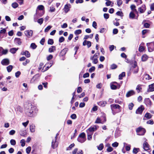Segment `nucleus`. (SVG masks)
Segmentation results:
<instances>
[{"label":"nucleus","mask_w":154,"mask_h":154,"mask_svg":"<svg viewBox=\"0 0 154 154\" xmlns=\"http://www.w3.org/2000/svg\"><path fill=\"white\" fill-rule=\"evenodd\" d=\"M149 51L151 52L154 50V44L153 43H147Z\"/></svg>","instance_id":"nucleus-8"},{"label":"nucleus","mask_w":154,"mask_h":154,"mask_svg":"<svg viewBox=\"0 0 154 154\" xmlns=\"http://www.w3.org/2000/svg\"><path fill=\"white\" fill-rule=\"evenodd\" d=\"M106 4L107 6H111L112 7L113 5V3L112 2V1H108L106 2Z\"/></svg>","instance_id":"nucleus-32"},{"label":"nucleus","mask_w":154,"mask_h":154,"mask_svg":"<svg viewBox=\"0 0 154 154\" xmlns=\"http://www.w3.org/2000/svg\"><path fill=\"white\" fill-rule=\"evenodd\" d=\"M148 91L150 92H152L154 91V83L149 85V88Z\"/></svg>","instance_id":"nucleus-21"},{"label":"nucleus","mask_w":154,"mask_h":154,"mask_svg":"<svg viewBox=\"0 0 154 154\" xmlns=\"http://www.w3.org/2000/svg\"><path fill=\"white\" fill-rule=\"evenodd\" d=\"M12 68L13 66L12 65H9L7 67V70L8 72H11Z\"/></svg>","instance_id":"nucleus-40"},{"label":"nucleus","mask_w":154,"mask_h":154,"mask_svg":"<svg viewBox=\"0 0 154 154\" xmlns=\"http://www.w3.org/2000/svg\"><path fill=\"white\" fill-rule=\"evenodd\" d=\"M35 107L32 105L31 104H29V108L26 110V113L29 116L31 117L33 116L32 113L33 110L35 109Z\"/></svg>","instance_id":"nucleus-1"},{"label":"nucleus","mask_w":154,"mask_h":154,"mask_svg":"<svg viewBox=\"0 0 154 154\" xmlns=\"http://www.w3.org/2000/svg\"><path fill=\"white\" fill-rule=\"evenodd\" d=\"M40 10H42L44 9V7L42 5H39L37 7Z\"/></svg>","instance_id":"nucleus-58"},{"label":"nucleus","mask_w":154,"mask_h":154,"mask_svg":"<svg viewBox=\"0 0 154 154\" xmlns=\"http://www.w3.org/2000/svg\"><path fill=\"white\" fill-rule=\"evenodd\" d=\"M125 72H123L121 74H120L119 76V79L120 80H121L122 79L123 77L125 76Z\"/></svg>","instance_id":"nucleus-31"},{"label":"nucleus","mask_w":154,"mask_h":154,"mask_svg":"<svg viewBox=\"0 0 154 154\" xmlns=\"http://www.w3.org/2000/svg\"><path fill=\"white\" fill-rule=\"evenodd\" d=\"M144 101L145 104L147 106H151L152 105V102L149 98L145 99Z\"/></svg>","instance_id":"nucleus-20"},{"label":"nucleus","mask_w":154,"mask_h":154,"mask_svg":"<svg viewBox=\"0 0 154 154\" xmlns=\"http://www.w3.org/2000/svg\"><path fill=\"white\" fill-rule=\"evenodd\" d=\"M111 109L112 112V113L114 115L116 113L115 112V109H118V112H120V106L119 105L117 104H114L110 105Z\"/></svg>","instance_id":"nucleus-2"},{"label":"nucleus","mask_w":154,"mask_h":154,"mask_svg":"<svg viewBox=\"0 0 154 154\" xmlns=\"http://www.w3.org/2000/svg\"><path fill=\"white\" fill-rule=\"evenodd\" d=\"M98 149L99 150H101L103 148V144L101 143L99 146H97Z\"/></svg>","instance_id":"nucleus-41"},{"label":"nucleus","mask_w":154,"mask_h":154,"mask_svg":"<svg viewBox=\"0 0 154 154\" xmlns=\"http://www.w3.org/2000/svg\"><path fill=\"white\" fill-rule=\"evenodd\" d=\"M31 147L30 146H29L26 149V152L27 154H29L31 151Z\"/></svg>","instance_id":"nucleus-48"},{"label":"nucleus","mask_w":154,"mask_h":154,"mask_svg":"<svg viewBox=\"0 0 154 154\" xmlns=\"http://www.w3.org/2000/svg\"><path fill=\"white\" fill-rule=\"evenodd\" d=\"M99 128V127L97 125H94L90 127L87 131V132H89L91 133H93L94 131L97 130V129Z\"/></svg>","instance_id":"nucleus-6"},{"label":"nucleus","mask_w":154,"mask_h":154,"mask_svg":"<svg viewBox=\"0 0 154 154\" xmlns=\"http://www.w3.org/2000/svg\"><path fill=\"white\" fill-rule=\"evenodd\" d=\"M25 140L23 139H22L20 140V143H21V146L23 147L25 146Z\"/></svg>","instance_id":"nucleus-52"},{"label":"nucleus","mask_w":154,"mask_h":154,"mask_svg":"<svg viewBox=\"0 0 154 154\" xmlns=\"http://www.w3.org/2000/svg\"><path fill=\"white\" fill-rule=\"evenodd\" d=\"M43 18H40L38 19L37 21V22L38 23L40 24V25L42 24L43 23Z\"/></svg>","instance_id":"nucleus-50"},{"label":"nucleus","mask_w":154,"mask_h":154,"mask_svg":"<svg viewBox=\"0 0 154 154\" xmlns=\"http://www.w3.org/2000/svg\"><path fill=\"white\" fill-rule=\"evenodd\" d=\"M143 78L146 80H149L151 79L149 75L147 74H145L144 75Z\"/></svg>","instance_id":"nucleus-33"},{"label":"nucleus","mask_w":154,"mask_h":154,"mask_svg":"<svg viewBox=\"0 0 154 154\" xmlns=\"http://www.w3.org/2000/svg\"><path fill=\"white\" fill-rule=\"evenodd\" d=\"M97 104L100 106L104 107L106 104V101H100L98 102Z\"/></svg>","instance_id":"nucleus-25"},{"label":"nucleus","mask_w":154,"mask_h":154,"mask_svg":"<svg viewBox=\"0 0 154 154\" xmlns=\"http://www.w3.org/2000/svg\"><path fill=\"white\" fill-rule=\"evenodd\" d=\"M93 37V34L90 35H86L85 36L84 38V39H88L89 38H92Z\"/></svg>","instance_id":"nucleus-42"},{"label":"nucleus","mask_w":154,"mask_h":154,"mask_svg":"<svg viewBox=\"0 0 154 154\" xmlns=\"http://www.w3.org/2000/svg\"><path fill=\"white\" fill-rule=\"evenodd\" d=\"M124 146H125V149L127 151H129L131 149V145L129 144H127L125 143H124Z\"/></svg>","instance_id":"nucleus-28"},{"label":"nucleus","mask_w":154,"mask_h":154,"mask_svg":"<svg viewBox=\"0 0 154 154\" xmlns=\"http://www.w3.org/2000/svg\"><path fill=\"white\" fill-rule=\"evenodd\" d=\"M146 10V8L145 5H143L142 6L138 8V11L140 13H142L144 12Z\"/></svg>","instance_id":"nucleus-14"},{"label":"nucleus","mask_w":154,"mask_h":154,"mask_svg":"<svg viewBox=\"0 0 154 154\" xmlns=\"http://www.w3.org/2000/svg\"><path fill=\"white\" fill-rule=\"evenodd\" d=\"M117 67V65L115 64H113L110 66V68L112 69H116Z\"/></svg>","instance_id":"nucleus-43"},{"label":"nucleus","mask_w":154,"mask_h":154,"mask_svg":"<svg viewBox=\"0 0 154 154\" xmlns=\"http://www.w3.org/2000/svg\"><path fill=\"white\" fill-rule=\"evenodd\" d=\"M119 145V143H118L117 142H115L114 143H113L112 145L113 147H117Z\"/></svg>","instance_id":"nucleus-61"},{"label":"nucleus","mask_w":154,"mask_h":154,"mask_svg":"<svg viewBox=\"0 0 154 154\" xmlns=\"http://www.w3.org/2000/svg\"><path fill=\"white\" fill-rule=\"evenodd\" d=\"M135 17V14L132 12H131L129 15V17L130 19H134Z\"/></svg>","instance_id":"nucleus-34"},{"label":"nucleus","mask_w":154,"mask_h":154,"mask_svg":"<svg viewBox=\"0 0 154 154\" xmlns=\"http://www.w3.org/2000/svg\"><path fill=\"white\" fill-rule=\"evenodd\" d=\"M144 50V48L143 46L140 45L139 48V51L140 52H143Z\"/></svg>","instance_id":"nucleus-44"},{"label":"nucleus","mask_w":154,"mask_h":154,"mask_svg":"<svg viewBox=\"0 0 154 154\" xmlns=\"http://www.w3.org/2000/svg\"><path fill=\"white\" fill-rule=\"evenodd\" d=\"M142 85H138L137 86L136 88V90L138 93H139L141 92L142 90Z\"/></svg>","instance_id":"nucleus-26"},{"label":"nucleus","mask_w":154,"mask_h":154,"mask_svg":"<svg viewBox=\"0 0 154 154\" xmlns=\"http://www.w3.org/2000/svg\"><path fill=\"white\" fill-rule=\"evenodd\" d=\"M95 67L94 66H92L89 69V72L91 73L92 72L95 70Z\"/></svg>","instance_id":"nucleus-47"},{"label":"nucleus","mask_w":154,"mask_h":154,"mask_svg":"<svg viewBox=\"0 0 154 154\" xmlns=\"http://www.w3.org/2000/svg\"><path fill=\"white\" fill-rule=\"evenodd\" d=\"M116 14L118 16H120L121 17H122L123 16V14L122 12L118 11L117 12Z\"/></svg>","instance_id":"nucleus-57"},{"label":"nucleus","mask_w":154,"mask_h":154,"mask_svg":"<svg viewBox=\"0 0 154 154\" xmlns=\"http://www.w3.org/2000/svg\"><path fill=\"white\" fill-rule=\"evenodd\" d=\"M75 146L74 143H72L67 148L66 150H69L72 149V148H73Z\"/></svg>","instance_id":"nucleus-39"},{"label":"nucleus","mask_w":154,"mask_h":154,"mask_svg":"<svg viewBox=\"0 0 154 154\" xmlns=\"http://www.w3.org/2000/svg\"><path fill=\"white\" fill-rule=\"evenodd\" d=\"M48 44L50 45H52L54 43V41L53 39H49L48 41Z\"/></svg>","instance_id":"nucleus-51"},{"label":"nucleus","mask_w":154,"mask_h":154,"mask_svg":"<svg viewBox=\"0 0 154 154\" xmlns=\"http://www.w3.org/2000/svg\"><path fill=\"white\" fill-rule=\"evenodd\" d=\"M136 6L134 5H132L131 6V9L134 12H137V10L135 9Z\"/></svg>","instance_id":"nucleus-38"},{"label":"nucleus","mask_w":154,"mask_h":154,"mask_svg":"<svg viewBox=\"0 0 154 154\" xmlns=\"http://www.w3.org/2000/svg\"><path fill=\"white\" fill-rule=\"evenodd\" d=\"M137 134L139 135H143L146 132L145 129L141 127H139L136 129Z\"/></svg>","instance_id":"nucleus-5"},{"label":"nucleus","mask_w":154,"mask_h":154,"mask_svg":"<svg viewBox=\"0 0 154 154\" xmlns=\"http://www.w3.org/2000/svg\"><path fill=\"white\" fill-rule=\"evenodd\" d=\"M143 148L145 150L149 149V146L147 143L145 142L143 144Z\"/></svg>","instance_id":"nucleus-22"},{"label":"nucleus","mask_w":154,"mask_h":154,"mask_svg":"<svg viewBox=\"0 0 154 154\" xmlns=\"http://www.w3.org/2000/svg\"><path fill=\"white\" fill-rule=\"evenodd\" d=\"M29 129L31 132H34L35 131V126L34 124H32L30 126Z\"/></svg>","instance_id":"nucleus-23"},{"label":"nucleus","mask_w":154,"mask_h":154,"mask_svg":"<svg viewBox=\"0 0 154 154\" xmlns=\"http://www.w3.org/2000/svg\"><path fill=\"white\" fill-rule=\"evenodd\" d=\"M8 52L7 49L4 50L3 48L2 49L1 54H0V56L2 55V54H6Z\"/></svg>","instance_id":"nucleus-36"},{"label":"nucleus","mask_w":154,"mask_h":154,"mask_svg":"<svg viewBox=\"0 0 154 154\" xmlns=\"http://www.w3.org/2000/svg\"><path fill=\"white\" fill-rule=\"evenodd\" d=\"M1 63L3 65H7L9 63V60L8 59H5L2 60Z\"/></svg>","instance_id":"nucleus-15"},{"label":"nucleus","mask_w":154,"mask_h":154,"mask_svg":"<svg viewBox=\"0 0 154 154\" xmlns=\"http://www.w3.org/2000/svg\"><path fill=\"white\" fill-rule=\"evenodd\" d=\"M139 150V149L138 148H134L133 149V152L136 154L137 153Z\"/></svg>","instance_id":"nucleus-49"},{"label":"nucleus","mask_w":154,"mask_h":154,"mask_svg":"<svg viewBox=\"0 0 154 154\" xmlns=\"http://www.w3.org/2000/svg\"><path fill=\"white\" fill-rule=\"evenodd\" d=\"M111 88L112 89H116L117 88V87L114 84H111Z\"/></svg>","instance_id":"nucleus-63"},{"label":"nucleus","mask_w":154,"mask_h":154,"mask_svg":"<svg viewBox=\"0 0 154 154\" xmlns=\"http://www.w3.org/2000/svg\"><path fill=\"white\" fill-rule=\"evenodd\" d=\"M56 50L55 46H52L49 48V52L50 53L54 52Z\"/></svg>","instance_id":"nucleus-30"},{"label":"nucleus","mask_w":154,"mask_h":154,"mask_svg":"<svg viewBox=\"0 0 154 154\" xmlns=\"http://www.w3.org/2000/svg\"><path fill=\"white\" fill-rule=\"evenodd\" d=\"M148 58L147 55L146 54L143 55L141 57V60L143 62L146 61Z\"/></svg>","instance_id":"nucleus-24"},{"label":"nucleus","mask_w":154,"mask_h":154,"mask_svg":"<svg viewBox=\"0 0 154 154\" xmlns=\"http://www.w3.org/2000/svg\"><path fill=\"white\" fill-rule=\"evenodd\" d=\"M15 42L19 45H20L21 43V40L20 38H16L15 39Z\"/></svg>","instance_id":"nucleus-37"},{"label":"nucleus","mask_w":154,"mask_h":154,"mask_svg":"<svg viewBox=\"0 0 154 154\" xmlns=\"http://www.w3.org/2000/svg\"><path fill=\"white\" fill-rule=\"evenodd\" d=\"M89 76V74L88 72H86L83 75V77L84 78H86L88 77Z\"/></svg>","instance_id":"nucleus-62"},{"label":"nucleus","mask_w":154,"mask_h":154,"mask_svg":"<svg viewBox=\"0 0 154 154\" xmlns=\"http://www.w3.org/2000/svg\"><path fill=\"white\" fill-rule=\"evenodd\" d=\"M21 54L25 55L27 57H29L30 56V54L29 52L26 51H23L21 53Z\"/></svg>","instance_id":"nucleus-17"},{"label":"nucleus","mask_w":154,"mask_h":154,"mask_svg":"<svg viewBox=\"0 0 154 154\" xmlns=\"http://www.w3.org/2000/svg\"><path fill=\"white\" fill-rule=\"evenodd\" d=\"M12 6L14 8H16L18 6V4L16 2H14L12 4Z\"/></svg>","instance_id":"nucleus-46"},{"label":"nucleus","mask_w":154,"mask_h":154,"mask_svg":"<svg viewBox=\"0 0 154 154\" xmlns=\"http://www.w3.org/2000/svg\"><path fill=\"white\" fill-rule=\"evenodd\" d=\"M88 135V140H90L92 138V135L93 134V133H89V132H87Z\"/></svg>","instance_id":"nucleus-35"},{"label":"nucleus","mask_w":154,"mask_h":154,"mask_svg":"<svg viewBox=\"0 0 154 154\" xmlns=\"http://www.w3.org/2000/svg\"><path fill=\"white\" fill-rule=\"evenodd\" d=\"M117 5L119 7L120 5H121L123 3V2L122 0H117Z\"/></svg>","instance_id":"nucleus-45"},{"label":"nucleus","mask_w":154,"mask_h":154,"mask_svg":"<svg viewBox=\"0 0 154 154\" xmlns=\"http://www.w3.org/2000/svg\"><path fill=\"white\" fill-rule=\"evenodd\" d=\"M99 54H97L96 53L93 56L91 57L90 60L92 61V62L93 63L96 64L97 63Z\"/></svg>","instance_id":"nucleus-4"},{"label":"nucleus","mask_w":154,"mask_h":154,"mask_svg":"<svg viewBox=\"0 0 154 154\" xmlns=\"http://www.w3.org/2000/svg\"><path fill=\"white\" fill-rule=\"evenodd\" d=\"M135 94V92L133 90H131L128 91L126 94L127 97H129L132 95H134Z\"/></svg>","instance_id":"nucleus-16"},{"label":"nucleus","mask_w":154,"mask_h":154,"mask_svg":"<svg viewBox=\"0 0 154 154\" xmlns=\"http://www.w3.org/2000/svg\"><path fill=\"white\" fill-rule=\"evenodd\" d=\"M52 26H48L47 27L45 30V32H47L51 28Z\"/></svg>","instance_id":"nucleus-55"},{"label":"nucleus","mask_w":154,"mask_h":154,"mask_svg":"<svg viewBox=\"0 0 154 154\" xmlns=\"http://www.w3.org/2000/svg\"><path fill=\"white\" fill-rule=\"evenodd\" d=\"M83 45L84 46L87 45L88 47L89 48L91 46V43L90 42L85 40L84 41Z\"/></svg>","instance_id":"nucleus-18"},{"label":"nucleus","mask_w":154,"mask_h":154,"mask_svg":"<svg viewBox=\"0 0 154 154\" xmlns=\"http://www.w3.org/2000/svg\"><path fill=\"white\" fill-rule=\"evenodd\" d=\"M134 106V104L132 103H130L129 105H128V107L129 109L130 110H131L133 107V106Z\"/></svg>","instance_id":"nucleus-60"},{"label":"nucleus","mask_w":154,"mask_h":154,"mask_svg":"<svg viewBox=\"0 0 154 154\" xmlns=\"http://www.w3.org/2000/svg\"><path fill=\"white\" fill-rule=\"evenodd\" d=\"M30 62L29 60V59H26V61L23 63V64L24 66H26L27 63H29Z\"/></svg>","instance_id":"nucleus-59"},{"label":"nucleus","mask_w":154,"mask_h":154,"mask_svg":"<svg viewBox=\"0 0 154 154\" xmlns=\"http://www.w3.org/2000/svg\"><path fill=\"white\" fill-rule=\"evenodd\" d=\"M149 31V30L147 29H145L143 30L142 32V34L144 35L147 33Z\"/></svg>","instance_id":"nucleus-53"},{"label":"nucleus","mask_w":154,"mask_h":154,"mask_svg":"<svg viewBox=\"0 0 154 154\" xmlns=\"http://www.w3.org/2000/svg\"><path fill=\"white\" fill-rule=\"evenodd\" d=\"M64 40V38L63 37H61L59 38V42L61 43Z\"/></svg>","instance_id":"nucleus-64"},{"label":"nucleus","mask_w":154,"mask_h":154,"mask_svg":"<svg viewBox=\"0 0 154 154\" xmlns=\"http://www.w3.org/2000/svg\"><path fill=\"white\" fill-rule=\"evenodd\" d=\"M144 108L143 105H141L136 110V113L138 114H141Z\"/></svg>","instance_id":"nucleus-9"},{"label":"nucleus","mask_w":154,"mask_h":154,"mask_svg":"<svg viewBox=\"0 0 154 154\" xmlns=\"http://www.w3.org/2000/svg\"><path fill=\"white\" fill-rule=\"evenodd\" d=\"M18 49V48H11L10 49V52L13 54H15L17 50Z\"/></svg>","instance_id":"nucleus-27"},{"label":"nucleus","mask_w":154,"mask_h":154,"mask_svg":"<svg viewBox=\"0 0 154 154\" xmlns=\"http://www.w3.org/2000/svg\"><path fill=\"white\" fill-rule=\"evenodd\" d=\"M24 34L28 38H30L32 35L33 32L32 30H27L24 32Z\"/></svg>","instance_id":"nucleus-7"},{"label":"nucleus","mask_w":154,"mask_h":154,"mask_svg":"<svg viewBox=\"0 0 154 154\" xmlns=\"http://www.w3.org/2000/svg\"><path fill=\"white\" fill-rule=\"evenodd\" d=\"M57 136L55 137V140H53L52 142V147L53 149L56 148L58 146V142L56 141Z\"/></svg>","instance_id":"nucleus-11"},{"label":"nucleus","mask_w":154,"mask_h":154,"mask_svg":"<svg viewBox=\"0 0 154 154\" xmlns=\"http://www.w3.org/2000/svg\"><path fill=\"white\" fill-rule=\"evenodd\" d=\"M68 48H66L63 49L61 51L60 53V55L61 56H63L65 55L67 52L68 51Z\"/></svg>","instance_id":"nucleus-19"},{"label":"nucleus","mask_w":154,"mask_h":154,"mask_svg":"<svg viewBox=\"0 0 154 154\" xmlns=\"http://www.w3.org/2000/svg\"><path fill=\"white\" fill-rule=\"evenodd\" d=\"M30 47L33 49H35L36 48L37 46L34 43H32L31 44Z\"/></svg>","instance_id":"nucleus-56"},{"label":"nucleus","mask_w":154,"mask_h":154,"mask_svg":"<svg viewBox=\"0 0 154 154\" xmlns=\"http://www.w3.org/2000/svg\"><path fill=\"white\" fill-rule=\"evenodd\" d=\"M85 134L84 133H81L78 138V140L81 143H83L86 140Z\"/></svg>","instance_id":"nucleus-3"},{"label":"nucleus","mask_w":154,"mask_h":154,"mask_svg":"<svg viewBox=\"0 0 154 154\" xmlns=\"http://www.w3.org/2000/svg\"><path fill=\"white\" fill-rule=\"evenodd\" d=\"M145 117L146 118L148 119H150L152 117V115L149 113H146L145 114L144 117L143 118V119L144 120L145 119Z\"/></svg>","instance_id":"nucleus-29"},{"label":"nucleus","mask_w":154,"mask_h":154,"mask_svg":"<svg viewBox=\"0 0 154 154\" xmlns=\"http://www.w3.org/2000/svg\"><path fill=\"white\" fill-rule=\"evenodd\" d=\"M132 70L134 74L137 73L138 71V68L137 66V64L136 63H134V66L132 67Z\"/></svg>","instance_id":"nucleus-10"},{"label":"nucleus","mask_w":154,"mask_h":154,"mask_svg":"<svg viewBox=\"0 0 154 154\" xmlns=\"http://www.w3.org/2000/svg\"><path fill=\"white\" fill-rule=\"evenodd\" d=\"M1 30L0 31V38H2L3 37V34H5L6 32V29L1 28Z\"/></svg>","instance_id":"nucleus-13"},{"label":"nucleus","mask_w":154,"mask_h":154,"mask_svg":"<svg viewBox=\"0 0 154 154\" xmlns=\"http://www.w3.org/2000/svg\"><path fill=\"white\" fill-rule=\"evenodd\" d=\"M71 8V5L69 4H67L63 8L64 11L66 13H67Z\"/></svg>","instance_id":"nucleus-12"},{"label":"nucleus","mask_w":154,"mask_h":154,"mask_svg":"<svg viewBox=\"0 0 154 154\" xmlns=\"http://www.w3.org/2000/svg\"><path fill=\"white\" fill-rule=\"evenodd\" d=\"M10 143L12 145H14L16 143L15 140L14 139H11L10 140Z\"/></svg>","instance_id":"nucleus-54"}]
</instances>
